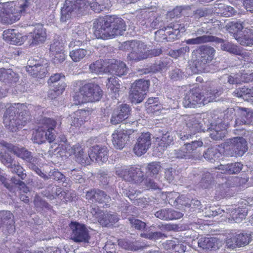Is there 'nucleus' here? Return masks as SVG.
Segmentation results:
<instances>
[{
	"mask_svg": "<svg viewBox=\"0 0 253 253\" xmlns=\"http://www.w3.org/2000/svg\"><path fill=\"white\" fill-rule=\"evenodd\" d=\"M30 119L29 112L25 105L14 104L6 109L3 116V124L10 131L15 132Z\"/></svg>",
	"mask_w": 253,
	"mask_h": 253,
	"instance_id": "obj_1",
	"label": "nucleus"
},
{
	"mask_svg": "<svg viewBox=\"0 0 253 253\" xmlns=\"http://www.w3.org/2000/svg\"><path fill=\"white\" fill-rule=\"evenodd\" d=\"M215 49L208 45L199 46L192 52L193 64L199 72H210L209 66L213 59Z\"/></svg>",
	"mask_w": 253,
	"mask_h": 253,
	"instance_id": "obj_2",
	"label": "nucleus"
},
{
	"mask_svg": "<svg viewBox=\"0 0 253 253\" xmlns=\"http://www.w3.org/2000/svg\"><path fill=\"white\" fill-rule=\"evenodd\" d=\"M40 121L43 126L33 131L31 138L32 141L38 144L44 143L46 140L50 143L53 142L56 137L54 128L57 125H61V121H55L51 118H44Z\"/></svg>",
	"mask_w": 253,
	"mask_h": 253,
	"instance_id": "obj_3",
	"label": "nucleus"
},
{
	"mask_svg": "<svg viewBox=\"0 0 253 253\" xmlns=\"http://www.w3.org/2000/svg\"><path fill=\"white\" fill-rule=\"evenodd\" d=\"M29 2L26 0L19 7H16L14 2L0 3V17L2 23L11 24L19 19L20 13L26 12L29 7Z\"/></svg>",
	"mask_w": 253,
	"mask_h": 253,
	"instance_id": "obj_4",
	"label": "nucleus"
},
{
	"mask_svg": "<svg viewBox=\"0 0 253 253\" xmlns=\"http://www.w3.org/2000/svg\"><path fill=\"white\" fill-rule=\"evenodd\" d=\"M114 15L100 17L93 22L94 35L98 39H107L116 37L114 33Z\"/></svg>",
	"mask_w": 253,
	"mask_h": 253,
	"instance_id": "obj_5",
	"label": "nucleus"
},
{
	"mask_svg": "<svg viewBox=\"0 0 253 253\" xmlns=\"http://www.w3.org/2000/svg\"><path fill=\"white\" fill-rule=\"evenodd\" d=\"M102 90L96 84L88 83L80 87L79 91L74 96L78 104L99 101L102 96Z\"/></svg>",
	"mask_w": 253,
	"mask_h": 253,
	"instance_id": "obj_6",
	"label": "nucleus"
},
{
	"mask_svg": "<svg viewBox=\"0 0 253 253\" xmlns=\"http://www.w3.org/2000/svg\"><path fill=\"white\" fill-rule=\"evenodd\" d=\"M224 149L231 157H241L248 150V142L243 137H235L226 140Z\"/></svg>",
	"mask_w": 253,
	"mask_h": 253,
	"instance_id": "obj_7",
	"label": "nucleus"
},
{
	"mask_svg": "<svg viewBox=\"0 0 253 253\" xmlns=\"http://www.w3.org/2000/svg\"><path fill=\"white\" fill-rule=\"evenodd\" d=\"M203 143L201 140H194L186 142L180 148L174 150L171 155L176 159H191L196 156V151L198 147H202Z\"/></svg>",
	"mask_w": 253,
	"mask_h": 253,
	"instance_id": "obj_8",
	"label": "nucleus"
},
{
	"mask_svg": "<svg viewBox=\"0 0 253 253\" xmlns=\"http://www.w3.org/2000/svg\"><path fill=\"white\" fill-rule=\"evenodd\" d=\"M150 86V81L144 79L136 81L131 85L129 99L132 103H139L145 98Z\"/></svg>",
	"mask_w": 253,
	"mask_h": 253,
	"instance_id": "obj_9",
	"label": "nucleus"
},
{
	"mask_svg": "<svg viewBox=\"0 0 253 253\" xmlns=\"http://www.w3.org/2000/svg\"><path fill=\"white\" fill-rule=\"evenodd\" d=\"M137 135L136 130L122 129L116 130L112 135L113 145L116 149L121 150L126 146L129 138H136Z\"/></svg>",
	"mask_w": 253,
	"mask_h": 253,
	"instance_id": "obj_10",
	"label": "nucleus"
},
{
	"mask_svg": "<svg viewBox=\"0 0 253 253\" xmlns=\"http://www.w3.org/2000/svg\"><path fill=\"white\" fill-rule=\"evenodd\" d=\"M206 122L199 116L194 115L185 116L182 118L183 124L185 125L183 129L186 132L195 134L200 131H205L206 126H204L202 122Z\"/></svg>",
	"mask_w": 253,
	"mask_h": 253,
	"instance_id": "obj_11",
	"label": "nucleus"
},
{
	"mask_svg": "<svg viewBox=\"0 0 253 253\" xmlns=\"http://www.w3.org/2000/svg\"><path fill=\"white\" fill-rule=\"evenodd\" d=\"M116 173L125 180L133 183H141L144 180V172L140 169L130 167L128 169H118Z\"/></svg>",
	"mask_w": 253,
	"mask_h": 253,
	"instance_id": "obj_12",
	"label": "nucleus"
},
{
	"mask_svg": "<svg viewBox=\"0 0 253 253\" xmlns=\"http://www.w3.org/2000/svg\"><path fill=\"white\" fill-rule=\"evenodd\" d=\"M69 226L72 230L71 239L76 242L88 243L90 237L88 231L84 224L71 222Z\"/></svg>",
	"mask_w": 253,
	"mask_h": 253,
	"instance_id": "obj_13",
	"label": "nucleus"
},
{
	"mask_svg": "<svg viewBox=\"0 0 253 253\" xmlns=\"http://www.w3.org/2000/svg\"><path fill=\"white\" fill-rule=\"evenodd\" d=\"M205 131L209 132L210 137L213 140L218 141L224 138L227 134V125L220 121L218 123H210L206 125Z\"/></svg>",
	"mask_w": 253,
	"mask_h": 253,
	"instance_id": "obj_14",
	"label": "nucleus"
},
{
	"mask_svg": "<svg viewBox=\"0 0 253 253\" xmlns=\"http://www.w3.org/2000/svg\"><path fill=\"white\" fill-rule=\"evenodd\" d=\"M14 216L8 211L0 212V229L6 235L13 234L15 232Z\"/></svg>",
	"mask_w": 253,
	"mask_h": 253,
	"instance_id": "obj_15",
	"label": "nucleus"
},
{
	"mask_svg": "<svg viewBox=\"0 0 253 253\" xmlns=\"http://www.w3.org/2000/svg\"><path fill=\"white\" fill-rule=\"evenodd\" d=\"M151 133L149 132L141 133L138 136L134 145L133 151L138 156L145 154L151 145Z\"/></svg>",
	"mask_w": 253,
	"mask_h": 253,
	"instance_id": "obj_16",
	"label": "nucleus"
},
{
	"mask_svg": "<svg viewBox=\"0 0 253 253\" xmlns=\"http://www.w3.org/2000/svg\"><path fill=\"white\" fill-rule=\"evenodd\" d=\"M183 103L185 107L190 108L195 107L197 104L205 105L203 95L198 90L192 89L186 93Z\"/></svg>",
	"mask_w": 253,
	"mask_h": 253,
	"instance_id": "obj_17",
	"label": "nucleus"
},
{
	"mask_svg": "<svg viewBox=\"0 0 253 253\" xmlns=\"http://www.w3.org/2000/svg\"><path fill=\"white\" fill-rule=\"evenodd\" d=\"M252 241V235L250 233L244 232L236 234L235 236L227 240V246L230 248L241 247L248 245Z\"/></svg>",
	"mask_w": 253,
	"mask_h": 253,
	"instance_id": "obj_18",
	"label": "nucleus"
},
{
	"mask_svg": "<svg viewBox=\"0 0 253 253\" xmlns=\"http://www.w3.org/2000/svg\"><path fill=\"white\" fill-rule=\"evenodd\" d=\"M131 108L126 104H123L115 110L110 120L113 125H117L126 119L130 114Z\"/></svg>",
	"mask_w": 253,
	"mask_h": 253,
	"instance_id": "obj_19",
	"label": "nucleus"
},
{
	"mask_svg": "<svg viewBox=\"0 0 253 253\" xmlns=\"http://www.w3.org/2000/svg\"><path fill=\"white\" fill-rule=\"evenodd\" d=\"M146 47V44L139 41L135 48L127 54V59L136 62L147 59Z\"/></svg>",
	"mask_w": 253,
	"mask_h": 253,
	"instance_id": "obj_20",
	"label": "nucleus"
},
{
	"mask_svg": "<svg viewBox=\"0 0 253 253\" xmlns=\"http://www.w3.org/2000/svg\"><path fill=\"white\" fill-rule=\"evenodd\" d=\"M86 35L84 28L81 26L76 28L72 32V41L69 44L70 48H75L86 41Z\"/></svg>",
	"mask_w": 253,
	"mask_h": 253,
	"instance_id": "obj_21",
	"label": "nucleus"
},
{
	"mask_svg": "<svg viewBox=\"0 0 253 253\" xmlns=\"http://www.w3.org/2000/svg\"><path fill=\"white\" fill-rule=\"evenodd\" d=\"M90 157L91 161L104 162L108 160V150L106 146L96 145L90 148Z\"/></svg>",
	"mask_w": 253,
	"mask_h": 253,
	"instance_id": "obj_22",
	"label": "nucleus"
},
{
	"mask_svg": "<svg viewBox=\"0 0 253 253\" xmlns=\"http://www.w3.org/2000/svg\"><path fill=\"white\" fill-rule=\"evenodd\" d=\"M156 139L158 141L159 146L165 149L172 142L173 137L166 129L156 128L155 130Z\"/></svg>",
	"mask_w": 253,
	"mask_h": 253,
	"instance_id": "obj_23",
	"label": "nucleus"
},
{
	"mask_svg": "<svg viewBox=\"0 0 253 253\" xmlns=\"http://www.w3.org/2000/svg\"><path fill=\"white\" fill-rule=\"evenodd\" d=\"M30 45H38L42 43L45 41L46 33L45 29L42 25L37 26L34 31L29 35Z\"/></svg>",
	"mask_w": 253,
	"mask_h": 253,
	"instance_id": "obj_24",
	"label": "nucleus"
},
{
	"mask_svg": "<svg viewBox=\"0 0 253 253\" xmlns=\"http://www.w3.org/2000/svg\"><path fill=\"white\" fill-rule=\"evenodd\" d=\"M155 216L163 220L178 219L183 216V214L171 208L160 209L155 213Z\"/></svg>",
	"mask_w": 253,
	"mask_h": 253,
	"instance_id": "obj_25",
	"label": "nucleus"
},
{
	"mask_svg": "<svg viewBox=\"0 0 253 253\" xmlns=\"http://www.w3.org/2000/svg\"><path fill=\"white\" fill-rule=\"evenodd\" d=\"M225 40L214 36L205 35L195 38L189 39L185 40V42L188 44H201L207 42H214L216 44L222 45Z\"/></svg>",
	"mask_w": 253,
	"mask_h": 253,
	"instance_id": "obj_26",
	"label": "nucleus"
},
{
	"mask_svg": "<svg viewBox=\"0 0 253 253\" xmlns=\"http://www.w3.org/2000/svg\"><path fill=\"white\" fill-rule=\"evenodd\" d=\"M243 125H253V110L241 107L240 118L236 119L234 126H240Z\"/></svg>",
	"mask_w": 253,
	"mask_h": 253,
	"instance_id": "obj_27",
	"label": "nucleus"
},
{
	"mask_svg": "<svg viewBox=\"0 0 253 253\" xmlns=\"http://www.w3.org/2000/svg\"><path fill=\"white\" fill-rule=\"evenodd\" d=\"M26 162V166L31 170L37 166L38 159L33 156L32 153L24 147H21L16 155Z\"/></svg>",
	"mask_w": 253,
	"mask_h": 253,
	"instance_id": "obj_28",
	"label": "nucleus"
},
{
	"mask_svg": "<svg viewBox=\"0 0 253 253\" xmlns=\"http://www.w3.org/2000/svg\"><path fill=\"white\" fill-rule=\"evenodd\" d=\"M72 150L76 158V161L84 165H88L91 161L90 153L87 154L84 150L79 144L73 146Z\"/></svg>",
	"mask_w": 253,
	"mask_h": 253,
	"instance_id": "obj_29",
	"label": "nucleus"
},
{
	"mask_svg": "<svg viewBox=\"0 0 253 253\" xmlns=\"http://www.w3.org/2000/svg\"><path fill=\"white\" fill-rule=\"evenodd\" d=\"M171 59L169 58H163L157 60L150 67L144 69V73L148 74L150 73H157L164 70H167L168 65L170 63Z\"/></svg>",
	"mask_w": 253,
	"mask_h": 253,
	"instance_id": "obj_30",
	"label": "nucleus"
},
{
	"mask_svg": "<svg viewBox=\"0 0 253 253\" xmlns=\"http://www.w3.org/2000/svg\"><path fill=\"white\" fill-rule=\"evenodd\" d=\"M47 67L46 63L44 64H37L33 66H27L26 70L31 76L42 79L44 78L48 73Z\"/></svg>",
	"mask_w": 253,
	"mask_h": 253,
	"instance_id": "obj_31",
	"label": "nucleus"
},
{
	"mask_svg": "<svg viewBox=\"0 0 253 253\" xmlns=\"http://www.w3.org/2000/svg\"><path fill=\"white\" fill-rule=\"evenodd\" d=\"M78 0H66L61 10V21L65 22L68 19L71 13L76 9Z\"/></svg>",
	"mask_w": 253,
	"mask_h": 253,
	"instance_id": "obj_32",
	"label": "nucleus"
},
{
	"mask_svg": "<svg viewBox=\"0 0 253 253\" xmlns=\"http://www.w3.org/2000/svg\"><path fill=\"white\" fill-rule=\"evenodd\" d=\"M119 220V215L115 212H109L101 214L98 219L103 227H111Z\"/></svg>",
	"mask_w": 253,
	"mask_h": 253,
	"instance_id": "obj_33",
	"label": "nucleus"
},
{
	"mask_svg": "<svg viewBox=\"0 0 253 253\" xmlns=\"http://www.w3.org/2000/svg\"><path fill=\"white\" fill-rule=\"evenodd\" d=\"M109 69L112 74L118 77L126 75L128 70L126 64L120 60H115L114 63L112 62Z\"/></svg>",
	"mask_w": 253,
	"mask_h": 253,
	"instance_id": "obj_34",
	"label": "nucleus"
},
{
	"mask_svg": "<svg viewBox=\"0 0 253 253\" xmlns=\"http://www.w3.org/2000/svg\"><path fill=\"white\" fill-rule=\"evenodd\" d=\"M87 114L85 110H78L71 115V125L76 127L81 126L85 121Z\"/></svg>",
	"mask_w": 253,
	"mask_h": 253,
	"instance_id": "obj_35",
	"label": "nucleus"
},
{
	"mask_svg": "<svg viewBox=\"0 0 253 253\" xmlns=\"http://www.w3.org/2000/svg\"><path fill=\"white\" fill-rule=\"evenodd\" d=\"M118 245L125 250L138 251L143 249L144 246L138 241H132L127 239L118 241Z\"/></svg>",
	"mask_w": 253,
	"mask_h": 253,
	"instance_id": "obj_36",
	"label": "nucleus"
},
{
	"mask_svg": "<svg viewBox=\"0 0 253 253\" xmlns=\"http://www.w3.org/2000/svg\"><path fill=\"white\" fill-rule=\"evenodd\" d=\"M236 40L243 46H251L253 45V32L244 30L239 37L236 36Z\"/></svg>",
	"mask_w": 253,
	"mask_h": 253,
	"instance_id": "obj_37",
	"label": "nucleus"
},
{
	"mask_svg": "<svg viewBox=\"0 0 253 253\" xmlns=\"http://www.w3.org/2000/svg\"><path fill=\"white\" fill-rule=\"evenodd\" d=\"M243 165L240 163H233L219 166V169L224 173L229 174L239 172L242 169Z\"/></svg>",
	"mask_w": 253,
	"mask_h": 253,
	"instance_id": "obj_38",
	"label": "nucleus"
},
{
	"mask_svg": "<svg viewBox=\"0 0 253 253\" xmlns=\"http://www.w3.org/2000/svg\"><path fill=\"white\" fill-rule=\"evenodd\" d=\"M243 23L231 22L228 23L226 26V30L228 32L233 35L234 38L236 39V36L239 37L243 33L242 30L244 28Z\"/></svg>",
	"mask_w": 253,
	"mask_h": 253,
	"instance_id": "obj_39",
	"label": "nucleus"
},
{
	"mask_svg": "<svg viewBox=\"0 0 253 253\" xmlns=\"http://www.w3.org/2000/svg\"><path fill=\"white\" fill-rule=\"evenodd\" d=\"M216 240L214 238H201L198 241V246L204 250L215 249Z\"/></svg>",
	"mask_w": 253,
	"mask_h": 253,
	"instance_id": "obj_40",
	"label": "nucleus"
},
{
	"mask_svg": "<svg viewBox=\"0 0 253 253\" xmlns=\"http://www.w3.org/2000/svg\"><path fill=\"white\" fill-rule=\"evenodd\" d=\"M179 26L177 24H170L167 27H165V30H167V42H171L175 39L178 38L179 34Z\"/></svg>",
	"mask_w": 253,
	"mask_h": 253,
	"instance_id": "obj_41",
	"label": "nucleus"
},
{
	"mask_svg": "<svg viewBox=\"0 0 253 253\" xmlns=\"http://www.w3.org/2000/svg\"><path fill=\"white\" fill-rule=\"evenodd\" d=\"M90 52L84 48H75L70 52V56L74 62H78L89 55Z\"/></svg>",
	"mask_w": 253,
	"mask_h": 253,
	"instance_id": "obj_42",
	"label": "nucleus"
},
{
	"mask_svg": "<svg viewBox=\"0 0 253 253\" xmlns=\"http://www.w3.org/2000/svg\"><path fill=\"white\" fill-rule=\"evenodd\" d=\"M114 33L116 37L118 36H122L124 34L125 31L126 30V25L125 21L116 15H114Z\"/></svg>",
	"mask_w": 253,
	"mask_h": 253,
	"instance_id": "obj_43",
	"label": "nucleus"
},
{
	"mask_svg": "<svg viewBox=\"0 0 253 253\" xmlns=\"http://www.w3.org/2000/svg\"><path fill=\"white\" fill-rule=\"evenodd\" d=\"M221 93L222 91L221 90L211 87L203 95L205 105L215 100Z\"/></svg>",
	"mask_w": 253,
	"mask_h": 253,
	"instance_id": "obj_44",
	"label": "nucleus"
},
{
	"mask_svg": "<svg viewBox=\"0 0 253 253\" xmlns=\"http://www.w3.org/2000/svg\"><path fill=\"white\" fill-rule=\"evenodd\" d=\"M220 48L222 50L228 52L230 53L236 55H242V51L240 48L232 42L225 40L224 42L221 45Z\"/></svg>",
	"mask_w": 253,
	"mask_h": 253,
	"instance_id": "obj_45",
	"label": "nucleus"
},
{
	"mask_svg": "<svg viewBox=\"0 0 253 253\" xmlns=\"http://www.w3.org/2000/svg\"><path fill=\"white\" fill-rule=\"evenodd\" d=\"M120 86L121 85L119 84V80L115 76H112L107 80L106 86L108 89H110V91L114 93L115 95L118 93Z\"/></svg>",
	"mask_w": 253,
	"mask_h": 253,
	"instance_id": "obj_46",
	"label": "nucleus"
},
{
	"mask_svg": "<svg viewBox=\"0 0 253 253\" xmlns=\"http://www.w3.org/2000/svg\"><path fill=\"white\" fill-rule=\"evenodd\" d=\"M221 156V154L216 148H208L204 153L203 156L205 159L211 162L218 160Z\"/></svg>",
	"mask_w": 253,
	"mask_h": 253,
	"instance_id": "obj_47",
	"label": "nucleus"
},
{
	"mask_svg": "<svg viewBox=\"0 0 253 253\" xmlns=\"http://www.w3.org/2000/svg\"><path fill=\"white\" fill-rule=\"evenodd\" d=\"M240 112L241 107L236 106L234 108H227L224 112V119L228 121L232 120L235 116H237V118H240Z\"/></svg>",
	"mask_w": 253,
	"mask_h": 253,
	"instance_id": "obj_48",
	"label": "nucleus"
},
{
	"mask_svg": "<svg viewBox=\"0 0 253 253\" xmlns=\"http://www.w3.org/2000/svg\"><path fill=\"white\" fill-rule=\"evenodd\" d=\"M97 197V203L103 205V207L110 206L111 198L110 196L103 190L99 189Z\"/></svg>",
	"mask_w": 253,
	"mask_h": 253,
	"instance_id": "obj_49",
	"label": "nucleus"
},
{
	"mask_svg": "<svg viewBox=\"0 0 253 253\" xmlns=\"http://www.w3.org/2000/svg\"><path fill=\"white\" fill-rule=\"evenodd\" d=\"M66 87V84L63 82H59L57 84L50 88L49 93V96L52 98H55L62 93Z\"/></svg>",
	"mask_w": 253,
	"mask_h": 253,
	"instance_id": "obj_50",
	"label": "nucleus"
},
{
	"mask_svg": "<svg viewBox=\"0 0 253 253\" xmlns=\"http://www.w3.org/2000/svg\"><path fill=\"white\" fill-rule=\"evenodd\" d=\"M10 169L12 173L17 175L22 180H24L27 176L25 170L18 162Z\"/></svg>",
	"mask_w": 253,
	"mask_h": 253,
	"instance_id": "obj_51",
	"label": "nucleus"
},
{
	"mask_svg": "<svg viewBox=\"0 0 253 253\" xmlns=\"http://www.w3.org/2000/svg\"><path fill=\"white\" fill-rule=\"evenodd\" d=\"M213 182L212 174L207 172L202 175V179L199 183L200 186L203 189L209 188Z\"/></svg>",
	"mask_w": 253,
	"mask_h": 253,
	"instance_id": "obj_52",
	"label": "nucleus"
},
{
	"mask_svg": "<svg viewBox=\"0 0 253 253\" xmlns=\"http://www.w3.org/2000/svg\"><path fill=\"white\" fill-rule=\"evenodd\" d=\"M169 78L172 81H180L184 79L185 75L180 69L175 68L169 72Z\"/></svg>",
	"mask_w": 253,
	"mask_h": 253,
	"instance_id": "obj_53",
	"label": "nucleus"
},
{
	"mask_svg": "<svg viewBox=\"0 0 253 253\" xmlns=\"http://www.w3.org/2000/svg\"><path fill=\"white\" fill-rule=\"evenodd\" d=\"M0 161L9 169L17 162L9 154L3 153H0Z\"/></svg>",
	"mask_w": 253,
	"mask_h": 253,
	"instance_id": "obj_54",
	"label": "nucleus"
},
{
	"mask_svg": "<svg viewBox=\"0 0 253 253\" xmlns=\"http://www.w3.org/2000/svg\"><path fill=\"white\" fill-rule=\"evenodd\" d=\"M4 79L3 82L16 83L19 80V76L11 69H5Z\"/></svg>",
	"mask_w": 253,
	"mask_h": 253,
	"instance_id": "obj_55",
	"label": "nucleus"
},
{
	"mask_svg": "<svg viewBox=\"0 0 253 253\" xmlns=\"http://www.w3.org/2000/svg\"><path fill=\"white\" fill-rule=\"evenodd\" d=\"M161 168V167L159 163L152 162L150 163L147 167L148 175L155 177L159 173Z\"/></svg>",
	"mask_w": 253,
	"mask_h": 253,
	"instance_id": "obj_56",
	"label": "nucleus"
},
{
	"mask_svg": "<svg viewBox=\"0 0 253 253\" xmlns=\"http://www.w3.org/2000/svg\"><path fill=\"white\" fill-rule=\"evenodd\" d=\"M33 202L35 206L38 208L42 209L45 208L49 210L51 208L50 205L38 195H36Z\"/></svg>",
	"mask_w": 253,
	"mask_h": 253,
	"instance_id": "obj_57",
	"label": "nucleus"
},
{
	"mask_svg": "<svg viewBox=\"0 0 253 253\" xmlns=\"http://www.w3.org/2000/svg\"><path fill=\"white\" fill-rule=\"evenodd\" d=\"M103 61L101 60L96 61L89 65V70L91 73L99 74L104 71Z\"/></svg>",
	"mask_w": 253,
	"mask_h": 253,
	"instance_id": "obj_58",
	"label": "nucleus"
},
{
	"mask_svg": "<svg viewBox=\"0 0 253 253\" xmlns=\"http://www.w3.org/2000/svg\"><path fill=\"white\" fill-rule=\"evenodd\" d=\"M247 210L246 209L235 210L232 213L233 218L236 222H239L245 219L247 215Z\"/></svg>",
	"mask_w": 253,
	"mask_h": 253,
	"instance_id": "obj_59",
	"label": "nucleus"
},
{
	"mask_svg": "<svg viewBox=\"0 0 253 253\" xmlns=\"http://www.w3.org/2000/svg\"><path fill=\"white\" fill-rule=\"evenodd\" d=\"M142 237L152 240H157L167 236L161 232H151L148 233L141 234Z\"/></svg>",
	"mask_w": 253,
	"mask_h": 253,
	"instance_id": "obj_60",
	"label": "nucleus"
},
{
	"mask_svg": "<svg viewBox=\"0 0 253 253\" xmlns=\"http://www.w3.org/2000/svg\"><path fill=\"white\" fill-rule=\"evenodd\" d=\"M99 189L92 188L86 192L85 198L91 203H97Z\"/></svg>",
	"mask_w": 253,
	"mask_h": 253,
	"instance_id": "obj_61",
	"label": "nucleus"
},
{
	"mask_svg": "<svg viewBox=\"0 0 253 253\" xmlns=\"http://www.w3.org/2000/svg\"><path fill=\"white\" fill-rule=\"evenodd\" d=\"M190 205V210L191 211L200 212L204 211L203 206L201 202L198 200L193 199L191 200Z\"/></svg>",
	"mask_w": 253,
	"mask_h": 253,
	"instance_id": "obj_62",
	"label": "nucleus"
},
{
	"mask_svg": "<svg viewBox=\"0 0 253 253\" xmlns=\"http://www.w3.org/2000/svg\"><path fill=\"white\" fill-rule=\"evenodd\" d=\"M129 223L135 229L142 230L146 227V223L141 220L133 217L128 218Z\"/></svg>",
	"mask_w": 253,
	"mask_h": 253,
	"instance_id": "obj_63",
	"label": "nucleus"
},
{
	"mask_svg": "<svg viewBox=\"0 0 253 253\" xmlns=\"http://www.w3.org/2000/svg\"><path fill=\"white\" fill-rule=\"evenodd\" d=\"M165 27L161 29L155 33V40L158 42H167V34L165 33Z\"/></svg>",
	"mask_w": 253,
	"mask_h": 253,
	"instance_id": "obj_64",
	"label": "nucleus"
}]
</instances>
